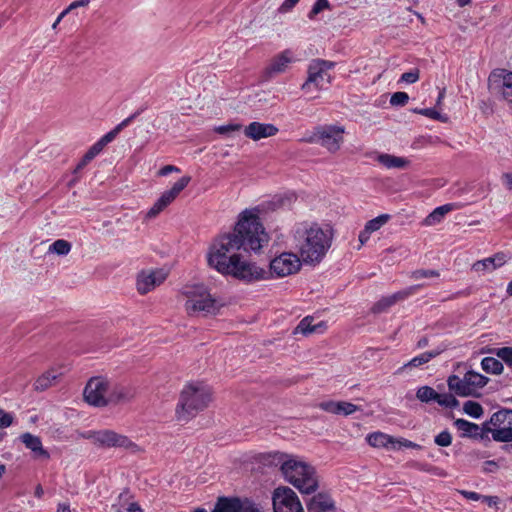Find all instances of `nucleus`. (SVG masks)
<instances>
[{"instance_id": "obj_31", "label": "nucleus", "mask_w": 512, "mask_h": 512, "mask_svg": "<svg viewBox=\"0 0 512 512\" xmlns=\"http://www.w3.org/2000/svg\"><path fill=\"white\" fill-rule=\"evenodd\" d=\"M377 160L380 164H382L384 167L388 169H404L409 165L408 159L391 154H380L377 157Z\"/></svg>"}, {"instance_id": "obj_60", "label": "nucleus", "mask_w": 512, "mask_h": 512, "mask_svg": "<svg viewBox=\"0 0 512 512\" xmlns=\"http://www.w3.org/2000/svg\"><path fill=\"white\" fill-rule=\"evenodd\" d=\"M139 113L136 112L134 114H132L131 116H129L128 118L124 119L121 123H119L115 129L116 131L120 132L124 127L128 126L130 124V122L138 115Z\"/></svg>"}, {"instance_id": "obj_43", "label": "nucleus", "mask_w": 512, "mask_h": 512, "mask_svg": "<svg viewBox=\"0 0 512 512\" xmlns=\"http://www.w3.org/2000/svg\"><path fill=\"white\" fill-rule=\"evenodd\" d=\"M496 355L509 367L512 368V347H502L497 349Z\"/></svg>"}, {"instance_id": "obj_37", "label": "nucleus", "mask_w": 512, "mask_h": 512, "mask_svg": "<svg viewBox=\"0 0 512 512\" xmlns=\"http://www.w3.org/2000/svg\"><path fill=\"white\" fill-rule=\"evenodd\" d=\"M70 250L71 244L64 239H58L49 246V252L61 256L67 255L70 252Z\"/></svg>"}, {"instance_id": "obj_21", "label": "nucleus", "mask_w": 512, "mask_h": 512, "mask_svg": "<svg viewBox=\"0 0 512 512\" xmlns=\"http://www.w3.org/2000/svg\"><path fill=\"white\" fill-rule=\"evenodd\" d=\"M111 508L114 512H143L139 504L133 500V495L128 489L119 494Z\"/></svg>"}, {"instance_id": "obj_9", "label": "nucleus", "mask_w": 512, "mask_h": 512, "mask_svg": "<svg viewBox=\"0 0 512 512\" xmlns=\"http://www.w3.org/2000/svg\"><path fill=\"white\" fill-rule=\"evenodd\" d=\"M110 381L107 378L98 376L92 377L86 384L83 395L85 401L95 407L107 406L109 398Z\"/></svg>"}, {"instance_id": "obj_6", "label": "nucleus", "mask_w": 512, "mask_h": 512, "mask_svg": "<svg viewBox=\"0 0 512 512\" xmlns=\"http://www.w3.org/2000/svg\"><path fill=\"white\" fill-rule=\"evenodd\" d=\"M345 128L343 126L338 125H319L315 127L312 135L306 139L309 143L318 144L325 149H327L330 153L337 152L343 142Z\"/></svg>"}, {"instance_id": "obj_24", "label": "nucleus", "mask_w": 512, "mask_h": 512, "mask_svg": "<svg viewBox=\"0 0 512 512\" xmlns=\"http://www.w3.org/2000/svg\"><path fill=\"white\" fill-rule=\"evenodd\" d=\"M313 322V317L307 316L303 318L295 328L294 333H301L307 336L311 334H322L327 329V323L325 321H319L315 324Z\"/></svg>"}, {"instance_id": "obj_28", "label": "nucleus", "mask_w": 512, "mask_h": 512, "mask_svg": "<svg viewBox=\"0 0 512 512\" xmlns=\"http://www.w3.org/2000/svg\"><path fill=\"white\" fill-rule=\"evenodd\" d=\"M439 354H440V351H438V350L426 351L424 353H421L420 355L412 358L410 361H408L402 367H400L397 370V373L399 374L406 369L418 368V367L428 363L430 360L437 357Z\"/></svg>"}, {"instance_id": "obj_20", "label": "nucleus", "mask_w": 512, "mask_h": 512, "mask_svg": "<svg viewBox=\"0 0 512 512\" xmlns=\"http://www.w3.org/2000/svg\"><path fill=\"white\" fill-rule=\"evenodd\" d=\"M308 512H336L335 504L328 493L320 492L307 503Z\"/></svg>"}, {"instance_id": "obj_33", "label": "nucleus", "mask_w": 512, "mask_h": 512, "mask_svg": "<svg viewBox=\"0 0 512 512\" xmlns=\"http://www.w3.org/2000/svg\"><path fill=\"white\" fill-rule=\"evenodd\" d=\"M464 376L473 395L479 388L484 387L488 382L487 377L472 370L465 373Z\"/></svg>"}, {"instance_id": "obj_2", "label": "nucleus", "mask_w": 512, "mask_h": 512, "mask_svg": "<svg viewBox=\"0 0 512 512\" xmlns=\"http://www.w3.org/2000/svg\"><path fill=\"white\" fill-rule=\"evenodd\" d=\"M334 237L333 229L317 223L301 224L294 233L296 248L302 262L309 265L319 264L331 248Z\"/></svg>"}, {"instance_id": "obj_26", "label": "nucleus", "mask_w": 512, "mask_h": 512, "mask_svg": "<svg viewBox=\"0 0 512 512\" xmlns=\"http://www.w3.org/2000/svg\"><path fill=\"white\" fill-rule=\"evenodd\" d=\"M447 385L449 390L458 396L467 397L473 395L465 376L460 378L457 375H451L447 379Z\"/></svg>"}, {"instance_id": "obj_63", "label": "nucleus", "mask_w": 512, "mask_h": 512, "mask_svg": "<svg viewBox=\"0 0 512 512\" xmlns=\"http://www.w3.org/2000/svg\"><path fill=\"white\" fill-rule=\"evenodd\" d=\"M372 233L364 227V229L359 233V241L361 245H364L370 238Z\"/></svg>"}, {"instance_id": "obj_17", "label": "nucleus", "mask_w": 512, "mask_h": 512, "mask_svg": "<svg viewBox=\"0 0 512 512\" xmlns=\"http://www.w3.org/2000/svg\"><path fill=\"white\" fill-rule=\"evenodd\" d=\"M279 132V129L271 123L251 122L244 128L245 137L259 141L264 138L275 136Z\"/></svg>"}, {"instance_id": "obj_12", "label": "nucleus", "mask_w": 512, "mask_h": 512, "mask_svg": "<svg viewBox=\"0 0 512 512\" xmlns=\"http://www.w3.org/2000/svg\"><path fill=\"white\" fill-rule=\"evenodd\" d=\"M191 181L190 176L181 177L171 189L164 191L159 199L153 204V206L147 211L146 217L149 219L158 216L167 206H169L177 196L183 191L189 182Z\"/></svg>"}, {"instance_id": "obj_42", "label": "nucleus", "mask_w": 512, "mask_h": 512, "mask_svg": "<svg viewBox=\"0 0 512 512\" xmlns=\"http://www.w3.org/2000/svg\"><path fill=\"white\" fill-rule=\"evenodd\" d=\"M434 442L440 447H448L452 443V435L448 430H444L435 436Z\"/></svg>"}, {"instance_id": "obj_34", "label": "nucleus", "mask_w": 512, "mask_h": 512, "mask_svg": "<svg viewBox=\"0 0 512 512\" xmlns=\"http://www.w3.org/2000/svg\"><path fill=\"white\" fill-rule=\"evenodd\" d=\"M502 78V95L508 101L512 103V72L501 70L499 74H494Z\"/></svg>"}, {"instance_id": "obj_50", "label": "nucleus", "mask_w": 512, "mask_h": 512, "mask_svg": "<svg viewBox=\"0 0 512 512\" xmlns=\"http://www.w3.org/2000/svg\"><path fill=\"white\" fill-rule=\"evenodd\" d=\"M13 423V416L0 408V427L7 428Z\"/></svg>"}, {"instance_id": "obj_39", "label": "nucleus", "mask_w": 512, "mask_h": 512, "mask_svg": "<svg viewBox=\"0 0 512 512\" xmlns=\"http://www.w3.org/2000/svg\"><path fill=\"white\" fill-rule=\"evenodd\" d=\"M390 216L388 214H382V215H379L377 216L376 218L372 219V220H369L366 224H365V227L371 232H375V231H378L383 225H385L388 220H389Z\"/></svg>"}, {"instance_id": "obj_58", "label": "nucleus", "mask_w": 512, "mask_h": 512, "mask_svg": "<svg viewBox=\"0 0 512 512\" xmlns=\"http://www.w3.org/2000/svg\"><path fill=\"white\" fill-rule=\"evenodd\" d=\"M299 2V0H284V2L282 3V5L280 6L279 8V11L280 12H288L289 10H291L297 3Z\"/></svg>"}, {"instance_id": "obj_10", "label": "nucleus", "mask_w": 512, "mask_h": 512, "mask_svg": "<svg viewBox=\"0 0 512 512\" xmlns=\"http://www.w3.org/2000/svg\"><path fill=\"white\" fill-rule=\"evenodd\" d=\"M274 512H304L298 495L287 486H279L272 493Z\"/></svg>"}, {"instance_id": "obj_1", "label": "nucleus", "mask_w": 512, "mask_h": 512, "mask_svg": "<svg viewBox=\"0 0 512 512\" xmlns=\"http://www.w3.org/2000/svg\"><path fill=\"white\" fill-rule=\"evenodd\" d=\"M268 241L269 235L260 222L258 211L246 209L239 215L233 232L213 241L207 254L208 265L222 275L244 282L263 280L267 275L265 269L243 260L238 251L258 252Z\"/></svg>"}, {"instance_id": "obj_25", "label": "nucleus", "mask_w": 512, "mask_h": 512, "mask_svg": "<svg viewBox=\"0 0 512 512\" xmlns=\"http://www.w3.org/2000/svg\"><path fill=\"white\" fill-rule=\"evenodd\" d=\"M20 439L26 448L30 449L36 457H42L45 459L50 457L49 453L43 448L41 439L38 436L27 432L22 434Z\"/></svg>"}, {"instance_id": "obj_55", "label": "nucleus", "mask_w": 512, "mask_h": 512, "mask_svg": "<svg viewBox=\"0 0 512 512\" xmlns=\"http://www.w3.org/2000/svg\"><path fill=\"white\" fill-rule=\"evenodd\" d=\"M89 3H90V0H77V1L72 2L64 11H67V14H68L70 11H72L78 7L88 6Z\"/></svg>"}, {"instance_id": "obj_49", "label": "nucleus", "mask_w": 512, "mask_h": 512, "mask_svg": "<svg viewBox=\"0 0 512 512\" xmlns=\"http://www.w3.org/2000/svg\"><path fill=\"white\" fill-rule=\"evenodd\" d=\"M103 149L104 146L102 145V142L98 140L89 148V150L85 154L87 155V158L93 160L98 154L101 153Z\"/></svg>"}, {"instance_id": "obj_23", "label": "nucleus", "mask_w": 512, "mask_h": 512, "mask_svg": "<svg viewBox=\"0 0 512 512\" xmlns=\"http://www.w3.org/2000/svg\"><path fill=\"white\" fill-rule=\"evenodd\" d=\"M319 408L323 411L339 414V415H351L358 410V407L350 402L345 401H325L319 404Z\"/></svg>"}, {"instance_id": "obj_16", "label": "nucleus", "mask_w": 512, "mask_h": 512, "mask_svg": "<svg viewBox=\"0 0 512 512\" xmlns=\"http://www.w3.org/2000/svg\"><path fill=\"white\" fill-rule=\"evenodd\" d=\"M293 60V53L288 49L274 56L269 65L265 68V79L269 80L278 74L284 73Z\"/></svg>"}, {"instance_id": "obj_35", "label": "nucleus", "mask_w": 512, "mask_h": 512, "mask_svg": "<svg viewBox=\"0 0 512 512\" xmlns=\"http://www.w3.org/2000/svg\"><path fill=\"white\" fill-rule=\"evenodd\" d=\"M482 369L491 374H501L503 372V364L496 358L493 357H485L481 361Z\"/></svg>"}, {"instance_id": "obj_46", "label": "nucleus", "mask_w": 512, "mask_h": 512, "mask_svg": "<svg viewBox=\"0 0 512 512\" xmlns=\"http://www.w3.org/2000/svg\"><path fill=\"white\" fill-rule=\"evenodd\" d=\"M420 71L418 69H413L408 72H405L401 75L400 81L413 84L419 80Z\"/></svg>"}, {"instance_id": "obj_30", "label": "nucleus", "mask_w": 512, "mask_h": 512, "mask_svg": "<svg viewBox=\"0 0 512 512\" xmlns=\"http://www.w3.org/2000/svg\"><path fill=\"white\" fill-rule=\"evenodd\" d=\"M455 209V205L448 203L435 208L426 218L423 220V225L434 226L440 223L445 215Z\"/></svg>"}, {"instance_id": "obj_18", "label": "nucleus", "mask_w": 512, "mask_h": 512, "mask_svg": "<svg viewBox=\"0 0 512 512\" xmlns=\"http://www.w3.org/2000/svg\"><path fill=\"white\" fill-rule=\"evenodd\" d=\"M487 425L488 424L484 423L483 426L480 427L479 425L469 422L465 419H456L454 421V426L458 429V431H460V436L464 438H487Z\"/></svg>"}, {"instance_id": "obj_54", "label": "nucleus", "mask_w": 512, "mask_h": 512, "mask_svg": "<svg viewBox=\"0 0 512 512\" xmlns=\"http://www.w3.org/2000/svg\"><path fill=\"white\" fill-rule=\"evenodd\" d=\"M459 493L464 496L468 500L472 501H479L482 498V495L474 492V491H467V490H460Z\"/></svg>"}, {"instance_id": "obj_44", "label": "nucleus", "mask_w": 512, "mask_h": 512, "mask_svg": "<svg viewBox=\"0 0 512 512\" xmlns=\"http://www.w3.org/2000/svg\"><path fill=\"white\" fill-rule=\"evenodd\" d=\"M410 277L414 280H419L422 278L439 277V272L436 270L419 269V270L413 271L411 273Z\"/></svg>"}, {"instance_id": "obj_14", "label": "nucleus", "mask_w": 512, "mask_h": 512, "mask_svg": "<svg viewBox=\"0 0 512 512\" xmlns=\"http://www.w3.org/2000/svg\"><path fill=\"white\" fill-rule=\"evenodd\" d=\"M510 258L511 257L503 251L497 252L493 256L474 262L471 266V270L478 274L491 273L504 266Z\"/></svg>"}, {"instance_id": "obj_19", "label": "nucleus", "mask_w": 512, "mask_h": 512, "mask_svg": "<svg viewBox=\"0 0 512 512\" xmlns=\"http://www.w3.org/2000/svg\"><path fill=\"white\" fill-rule=\"evenodd\" d=\"M321 69L322 68L314 65L312 62L310 63L307 71L308 77L302 85V90L309 91L312 86L319 90L323 88L324 81L327 83L330 82V75L328 73L322 72Z\"/></svg>"}, {"instance_id": "obj_41", "label": "nucleus", "mask_w": 512, "mask_h": 512, "mask_svg": "<svg viewBox=\"0 0 512 512\" xmlns=\"http://www.w3.org/2000/svg\"><path fill=\"white\" fill-rule=\"evenodd\" d=\"M329 8L330 4L328 0H316V2L313 4L311 10L308 13V18L314 19L316 15H318L320 12Z\"/></svg>"}, {"instance_id": "obj_11", "label": "nucleus", "mask_w": 512, "mask_h": 512, "mask_svg": "<svg viewBox=\"0 0 512 512\" xmlns=\"http://www.w3.org/2000/svg\"><path fill=\"white\" fill-rule=\"evenodd\" d=\"M301 261L300 255L292 252H283L271 260L270 270H265L267 275L264 279L268 278L270 273L276 277H285L297 273L301 268Z\"/></svg>"}, {"instance_id": "obj_22", "label": "nucleus", "mask_w": 512, "mask_h": 512, "mask_svg": "<svg viewBox=\"0 0 512 512\" xmlns=\"http://www.w3.org/2000/svg\"><path fill=\"white\" fill-rule=\"evenodd\" d=\"M134 396L135 393L132 388L110 381V392L109 398H107V405L128 402L132 400Z\"/></svg>"}, {"instance_id": "obj_27", "label": "nucleus", "mask_w": 512, "mask_h": 512, "mask_svg": "<svg viewBox=\"0 0 512 512\" xmlns=\"http://www.w3.org/2000/svg\"><path fill=\"white\" fill-rule=\"evenodd\" d=\"M366 441L370 446L375 448H388L390 445L393 449L396 448L395 438L380 431L368 434Z\"/></svg>"}, {"instance_id": "obj_32", "label": "nucleus", "mask_w": 512, "mask_h": 512, "mask_svg": "<svg viewBox=\"0 0 512 512\" xmlns=\"http://www.w3.org/2000/svg\"><path fill=\"white\" fill-rule=\"evenodd\" d=\"M59 376L60 374H57L54 370H49L43 373L36 379L34 383L35 390L44 391L48 389L55 383Z\"/></svg>"}, {"instance_id": "obj_13", "label": "nucleus", "mask_w": 512, "mask_h": 512, "mask_svg": "<svg viewBox=\"0 0 512 512\" xmlns=\"http://www.w3.org/2000/svg\"><path fill=\"white\" fill-rule=\"evenodd\" d=\"M421 287H423V285L421 284L413 285L404 290L398 291L392 295L382 297L373 305L372 312L375 314L386 312L391 306H393L397 302L403 301L407 299L409 296L415 294Z\"/></svg>"}, {"instance_id": "obj_38", "label": "nucleus", "mask_w": 512, "mask_h": 512, "mask_svg": "<svg viewBox=\"0 0 512 512\" xmlns=\"http://www.w3.org/2000/svg\"><path fill=\"white\" fill-rule=\"evenodd\" d=\"M463 411L473 418H480L483 415V407L476 401H466L463 405Z\"/></svg>"}, {"instance_id": "obj_40", "label": "nucleus", "mask_w": 512, "mask_h": 512, "mask_svg": "<svg viewBox=\"0 0 512 512\" xmlns=\"http://www.w3.org/2000/svg\"><path fill=\"white\" fill-rule=\"evenodd\" d=\"M436 402L444 407L447 408H455L458 406L459 402L458 400L452 395V394H439V397L437 398Z\"/></svg>"}, {"instance_id": "obj_45", "label": "nucleus", "mask_w": 512, "mask_h": 512, "mask_svg": "<svg viewBox=\"0 0 512 512\" xmlns=\"http://www.w3.org/2000/svg\"><path fill=\"white\" fill-rule=\"evenodd\" d=\"M409 96L406 92H395L390 98V104L393 106H404L408 103Z\"/></svg>"}, {"instance_id": "obj_64", "label": "nucleus", "mask_w": 512, "mask_h": 512, "mask_svg": "<svg viewBox=\"0 0 512 512\" xmlns=\"http://www.w3.org/2000/svg\"><path fill=\"white\" fill-rule=\"evenodd\" d=\"M483 502L487 503L489 506L496 505L498 503V497L496 496H484L482 495V498L480 499Z\"/></svg>"}, {"instance_id": "obj_7", "label": "nucleus", "mask_w": 512, "mask_h": 512, "mask_svg": "<svg viewBox=\"0 0 512 512\" xmlns=\"http://www.w3.org/2000/svg\"><path fill=\"white\" fill-rule=\"evenodd\" d=\"M85 438L93 441L94 444L105 448H124L131 452H139L140 447L130 440L127 436L119 434L113 430L88 431L83 435Z\"/></svg>"}, {"instance_id": "obj_47", "label": "nucleus", "mask_w": 512, "mask_h": 512, "mask_svg": "<svg viewBox=\"0 0 512 512\" xmlns=\"http://www.w3.org/2000/svg\"><path fill=\"white\" fill-rule=\"evenodd\" d=\"M241 128V124H227L216 127L215 132L221 135H228L232 132L241 130Z\"/></svg>"}, {"instance_id": "obj_62", "label": "nucleus", "mask_w": 512, "mask_h": 512, "mask_svg": "<svg viewBox=\"0 0 512 512\" xmlns=\"http://www.w3.org/2000/svg\"><path fill=\"white\" fill-rule=\"evenodd\" d=\"M90 161H92L90 158H87V155L85 154L80 162L77 164V166L74 169V174H77L80 172Z\"/></svg>"}, {"instance_id": "obj_53", "label": "nucleus", "mask_w": 512, "mask_h": 512, "mask_svg": "<svg viewBox=\"0 0 512 512\" xmlns=\"http://www.w3.org/2000/svg\"><path fill=\"white\" fill-rule=\"evenodd\" d=\"M118 131H116V129L114 128L113 130H111L110 132L106 133L105 135H103L99 141L102 142V145L105 147L108 143L112 142L115 137L118 135Z\"/></svg>"}, {"instance_id": "obj_5", "label": "nucleus", "mask_w": 512, "mask_h": 512, "mask_svg": "<svg viewBox=\"0 0 512 512\" xmlns=\"http://www.w3.org/2000/svg\"><path fill=\"white\" fill-rule=\"evenodd\" d=\"M186 297L185 309L189 315L204 316L216 314L219 305L215 298L212 297L208 289L201 284L185 286L182 291Z\"/></svg>"}, {"instance_id": "obj_52", "label": "nucleus", "mask_w": 512, "mask_h": 512, "mask_svg": "<svg viewBox=\"0 0 512 512\" xmlns=\"http://www.w3.org/2000/svg\"><path fill=\"white\" fill-rule=\"evenodd\" d=\"M312 63L320 68H322V72L324 73H328V70L332 69L334 67V63L331 62V61H327V60H322V59H316V60H313Z\"/></svg>"}, {"instance_id": "obj_36", "label": "nucleus", "mask_w": 512, "mask_h": 512, "mask_svg": "<svg viewBox=\"0 0 512 512\" xmlns=\"http://www.w3.org/2000/svg\"><path fill=\"white\" fill-rule=\"evenodd\" d=\"M416 397L423 403H429L431 401L436 402L437 398L439 397V393L436 392L432 387L425 385L417 389Z\"/></svg>"}, {"instance_id": "obj_4", "label": "nucleus", "mask_w": 512, "mask_h": 512, "mask_svg": "<svg viewBox=\"0 0 512 512\" xmlns=\"http://www.w3.org/2000/svg\"><path fill=\"white\" fill-rule=\"evenodd\" d=\"M281 472L285 480L301 493L310 494L318 488L315 468L302 460L288 457L281 464Z\"/></svg>"}, {"instance_id": "obj_48", "label": "nucleus", "mask_w": 512, "mask_h": 512, "mask_svg": "<svg viewBox=\"0 0 512 512\" xmlns=\"http://www.w3.org/2000/svg\"><path fill=\"white\" fill-rule=\"evenodd\" d=\"M395 446H396L395 449H400L402 447L411 448V449H421L422 448L421 445H419L415 442H412L408 439H405V438H398V439L395 438Z\"/></svg>"}, {"instance_id": "obj_57", "label": "nucleus", "mask_w": 512, "mask_h": 512, "mask_svg": "<svg viewBox=\"0 0 512 512\" xmlns=\"http://www.w3.org/2000/svg\"><path fill=\"white\" fill-rule=\"evenodd\" d=\"M418 113L424 115V116H427L429 118H432V119H438L439 118V112H437L435 109L433 108H426V109H421V110H418Z\"/></svg>"}, {"instance_id": "obj_29", "label": "nucleus", "mask_w": 512, "mask_h": 512, "mask_svg": "<svg viewBox=\"0 0 512 512\" xmlns=\"http://www.w3.org/2000/svg\"><path fill=\"white\" fill-rule=\"evenodd\" d=\"M241 504L239 498L219 497L212 512H240Z\"/></svg>"}, {"instance_id": "obj_51", "label": "nucleus", "mask_w": 512, "mask_h": 512, "mask_svg": "<svg viewBox=\"0 0 512 512\" xmlns=\"http://www.w3.org/2000/svg\"><path fill=\"white\" fill-rule=\"evenodd\" d=\"M240 512H262L259 507L249 500H243Z\"/></svg>"}, {"instance_id": "obj_56", "label": "nucleus", "mask_w": 512, "mask_h": 512, "mask_svg": "<svg viewBox=\"0 0 512 512\" xmlns=\"http://www.w3.org/2000/svg\"><path fill=\"white\" fill-rule=\"evenodd\" d=\"M180 169L174 165H166L158 171L159 176H167L172 172H179Z\"/></svg>"}, {"instance_id": "obj_15", "label": "nucleus", "mask_w": 512, "mask_h": 512, "mask_svg": "<svg viewBox=\"0 0 512 512\" xmlns=\"http://www.w3.org/2000/svg\"><path fill=\"white\" fill-rule=\"evenodd\" d=\"M166 277L167 273L162 269L143 271L137 277V290L140 294H146L162 284Z\"/></svg>"}, {"instance_id": "obj_61", "label": "nucleus", "mask_w": 512, "mask_h": 512, "mask_svg": "<svg viewBox=\"0 0 512 512\" xmlns=\"http://www.w3.org/2000/svg\"><path fill=\"white\" fill-rule=\"evenodd\" d=\"M502 182L507 189L512 190V172L504 173Z\"/></svg>"}, {"instance_id": "obj_8", "label": "nucleus", "mask_w": 512, "mask_h": 512, "mask_svg": "<svg viewBox=\"0 0 512 512\" xmlns=\"http://www.w3.org/2000/svg\"><path fill=\"white\" fill-rule=\"evenodd\" d=\"M487 433L498 442L512 441V410L503 409L495 412L486 422Z\"/></svg>"}, {"instance_id": "obj_59", "label": "nucleus", "mask_w": 512, "mask_h": 512, "mask_svg": "<svg viewBox=\"0 0 512 512\" xmlns=\"http://www.w3.org/2000/svg\"><path fill=\"white\" fill-rule=\"evenodd\" d=\"M497 468H498V466H497L496 462H494L492 460H488V461L484 462L483 471L486 473H492V472L496 471Z\"/></svg>"}, {"instance_id": "obj_3", "label": "nucleus", "mask_w": 512, "mask_h": 512, "mask_svg": "<svg viewBox=\"0 0 512 512\" xmlns=\"http://www.w3.org/2000/svg\"><path fill=\"white\" fill-rule=\"evenodd\" d=\"M211 401V391L201 382H191L182 389L176 406L175 415L178 421L188 422Z\"/></svg>"}]
</instances>
